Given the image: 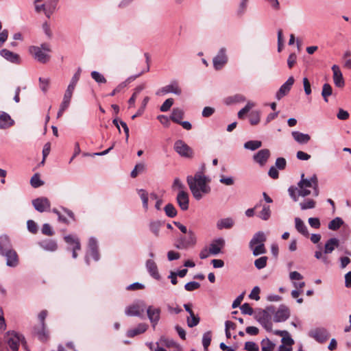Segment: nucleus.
<instances>
[{"label": "nucleus", "mask_w": 351, "mask_h": 351, "mask_svg": "<svg viewBox=\"0 0 351 351\" xmlns=\"http://www.w3.org/2000/svg\"><path fill=\"white\" fill-rule=\"evenodd\" d=\"M34 334L38 337V338L42 341H46L48 337L47 332L45 329V326L40 325L39 328H34Z\"/></svg>", "instance_id": "nucleus-39"}, {"label": "nucleus", "mask_w": 351, "mask_h": 351, "mask_svg": "<svg viewBox=\"0 0 351 351\" xmlns=\"http://www.w3.org/2000/svg\"><path fill=\"white\" fill-rule=\"evenodd\" d=\"M287 165V161L284 158H278L275 162V167L278 169H285Z\"/></svg>", "instance_id": "nucleus-63"}, {"label": "nucleus", "mask_w": 351, "mask_h": 351, "mask_svg": "<svg viewBox=\"0 0 351 351\" xmlns=\"http://www.w3.org/2000/svg\"><path fill=\"white\" fill-rule=\"evenodd\" d=\"M294 78L293 76H291L288 78V80L285 82L279 88L278 91L276 93V97L278 100H280L284 96L288 94L290 91L291 86L294 84Z\"/></svg>", "instance_id": "nucleus-16"}, {"label": "nucleus", "mask_w": 351, "mask_h": 351, "mask_svg": "<svg viewBox=\"0 0 351 351\" xmlns=\"http://www.w3.org/2000/svg\"><path fill=\"white\" fill-rule=\"evenodd\" d=\"M0 54L2 57H3L5 59L10 61V62L15 64H19L20 62L19 56L6 49L1 50Z\"/></svg>", "instance_id": "nucleus-24"}, {"label": "nucleus", "mask_w": 351, "mask_h": 351, "mask_svg": "<svg viewBox=\"0 0 351 351\" xmlns=\"http://www.w3.org/2000/svg\"><path fill=\"white\" fill-rule=\"evenodd\" d=\"M267 257L261 256L254 261V265L258 269H261L267 265Z\"/></svg>", "instance_id": "nucleus-56"}, {"label": "nucleus", "mask_w": 351, "mask_h": 351, "mask_svg": "<svg viewBox=\"0 0 351 351\" xmlns=\"http://www.w3.org/2000/svg\"><path fill=\"white\" fill-rule=\"evenodd\" d=\"M173 104V99L172 98L167 99L161 105L160 110L162 112H167L171 108V107L172 106Z\"/></svg>", "instance_id": "nucleus-58"}, {"label": "nucleus", "mask_w": 351, "mask_h": 351, "mask_svg": "<svg viewBox=\"0 0 351 351\" xmlns=\"http://www.w3.org/2000/svg\"><path fill=\"white\" fill-rule=\"evenodd\" d=\"M34 208L38 212L43 213L50 208V202L46 197L36 198L32 201Z\"/></svg>", "instance_id": "nucleus-18"}, {"label": "nucleus", "mask_w": 351, "mask_h": 351, "mask_svg": "<svg viewBox=\"0 0 351 351\" xmlns=\"http://www.w3.org/2000/svg\"><path fill=\"white\" fill-rule=\"evenodd\" d=\"M147 325L146 324H139L136 328L130 329L127 332V336L128 337H134L138 335L145 332L147 329Z\"/></svg>", "instance_id": "nucleus-30"}, {"label": "nucleus", "mask_w": 351, "mask_h": 351, "mask_svg": "<svg viewBox=\"0 0 351 351\" xmlns=\"http://www.w3.org/2000/svg\"><path fill=\"white\" fill-rule=\"evenodd\" d=\"M275 333L282 337V345L287 347H291V346L294 343L293 339L289 336V332L287 331L278 330Z\"/></svg>", "instance_id": "nucleus-31"}, {"label": "nucleus", "mask_w": 351, "mask_h": 351, "mask_svg": "<svg viewBox=\"0 0 351 351\" xmlns=\"http://www.w3.org/2000/svg\"><path fill=\"white\" fill-rule=\"evenodd\" d=\"M89 256H91L95 261H97L99 259L98 249L88 250V252L86 256V263L87 265H89Z\"/></svg>", "instance_id": "nucleus-53"}, {"label": "nucleus", "mask_w": 351, "mask_h": 351, "mask_svg": "<svg viewBox=\"0 0 351 351\" xmlns=\"http://www.w3.org/2000/svg\"><path fill=\"white\" fill-rule=\"evenodd\" d=\"M29 53L34 58L41 63H46L49 60V56L45 53L40 47L32 46L29 47Z\"/></svg>", "instance_id": "nucleus-12"}, {"label": "nucleus", "mask_w": 351, "mask_h": 351, "mask_svg": "<svg viewBox=\"0 0 351 351\" xmlns=\"http://www.w3.org/2000/svg\"><path fill=\"white\" fill-rule=\"evenodd\" d=\"M241 311L243 314L251 315L253 314V308L248 303H244L241 306Z\"/></svg>", "instance_id": "nucleus-61"}, {"label": "nucleus", "mask_w": 351, "mask_h": 351, "mask_svg": "<svg viewBox=\"0 0 351 351\" xmlns=\"http://www.w3.org/2000/svg\"><path fill=\"white\" fill-rule=\"evenodd\" d=\"M146 268L152 277L156 280L160 279V276L158 271V267L153 260L149 259L146 261Z\"/></svg>", "instance_id": "nucleus-23"}, {"label": "nucleus", "mask_w": 351, "mask_h": 351, "mask_svg": "<svg viewBox=\"0 0 351 351\" xmlns=\"http://www.w3.org/2000/svg\"><path fill=\"white\" fill-rule=\"evenodd\" d=\"M270 156V152L268 149H263L259 150L254 155V160L258 163L261 166H263L267 162Z\"/></svg>", "instance_id": "nucleus-20"}, {"label": "nucleus", "mask_w": 351, "mask_h": 351, "mask_svg": "<svg viewBox=\"0 0 351 351\" xmlns=\"http://www.w3.org/2000/svg\"><path fill=\"white\" fill-rule=\"evenodd\" d=\"M304 177V175L302 174L301 176V180L298 182V186H301L304 188H313L314 190V195L315 197L318 196V180L316 175H313L310 179H306Z\"/></svg>", "instance_id": "nucleus-6"}, {"label": "nucleus", "mask_w": 351, "mask_h": 351, "mask_svg": "<svg viewBox=\"0 0 351 351\" xmlns=\"http://www.w3.org/2000/svg\"><path fill=\"white\" fill-rule=\"evenodd\" d=\"M30 184L32 187L38 188L44 184V182L40 179V176L38 173H35L30 180Z\"/></svg>", "instance_id": "nucleus-50"}, {"label": "nucleus", "mask_w": 351, "mask_h": 351, "mask_svg": "<svg viewBox=\"0 0 351 351\" xmlns=\"http://www.w3.org/2000/svg\"><path fill=\"white\" fill-rule=\"evenodd\" d=\"M64 239L65 242L72 247V257L76 258L77 257V251L81 249L79 239L73 235L65 236Z\"/></svg>", "instance_id": "nucleus-14"}, {"label": "nucleus", "mask_w": 351, "mask_h": 351, "mask_svg": "<svg viewBox=\"0 0 351 351\" xmlns=\"http://www.w3.org/2000/svg\"><path fill=\"white\" fill-rule=\"evenodd\" d=\"M145 304L143 301L133 304L125 308V313L128 316H141L145 308Z\"/></svg>", "instance_id": "nucleus-11"}, {"label": "nucleus", "mask_w": 351, "mask_h": 351, "mask_svg": "<svg viewBox=\"0 0 351 351\" xmlns=\"http://www.w3.org/2000/svg\"><path fill=\"white\" fill-rule=\"evenodd\" d=\"M225 245V240L223 238H218L212 241L209 246V252L210 254L217 255L221 252V249Z\"/></svg>", "instance_id": "nucleus-21"}, {"label": "nucleus", "mask_w": 351, "mask_h": 351, "mask_svg": "<svg viewBox=\"0 0 351 351\" xmlns=\"http://www.w3.org/2000/svg\"><path fill=\"white\" fill-rule=\"evenodd\" d=\"M245 349L247 351H258V346L252 341H247L245 343Z\"/></svg>", "instance_id": "nucleus-64"}, {"label": "nucleus", "mask_w": 351, "mask_h": 351, "mask_svg": "<svg viewBox=\"0 0 351 351\" xmlns=\"http://www.w3.org/2000/svg\"><path fill=\"white\" fill-rule=\"evenodd\" d=\"M6 258V265L10 267H15L19 265V256L14 250L8 249L6 252L1 254Z\"/></svg>", "instance_id": "nucleus-10"}, {"label": "nucleus", "mask_w": 351, "mask_h": 351, "mask_svg": "<svg viewBox=\"0 0 351 351\" xmlns=\"http://www.w3.org/2000/svg\"><path fill=\"white\" fill-rule=\"evenodd\" d=\"M266 241V236L262 231H259L254 234L252 239L250 241L249 246L252 247L253 245L264 243Z\"/></svg>", "instance_id": "nucleus-27"}, {"label": "nucleus", "mask_w": 351, "mask_h": 351, "mask_svg": "<svg viewBox=\"0 0 351 351\" xmlns=\"http://www.w3.org/2000/svg\"><path fill=\"white\" fill-rule=\"evenodd\" d=\"M343 223V221L341 218L336 217L330 221L328 223V228L332 230H337L341 227Z\"/></svg>", "instance_id": "nucleus-47"}, {"label": "nucleus", "mask_w": 351, "mask_h": 351, "mask_svg": "<svg viewBox=\"0 0 351 351\" xmlns=\"http://www.w3.org/2000/svg\"><path fill=\"white\" fill-rule=\"evenodd\" d=\"M4 339L8 351H19L20 345H22L26 351H29L27 347L25 338L21 333L14 330H9L5 334Z\"/></svg>", "instance_id": "nucleus-2"}, {"label": "nucleus", "mask_w": 351, "mask_h": 351, "mask_svg": "<svg viewBox=\"0 0 351 351\" xmlns=\"http://www.w3.org/2000/svg\"><path fill=\"white\" fill-rule=\"evenodd\" d=\"M259 207H262V210L257 213V217L264 221L268 220L270 218L271 213L270 206L261 203V206Z\"/></svg>", "instance_id": "nucleus-33"}, {"label": "nucleus", "mask_w": 351, "mask_h": 351, "mask_svg": "<svg viewBox=\"0 0 351 351\" xmlns=\"http://www.w3.org/2000/svg\"><path fill=\"white\" fill-rule=\"evenodd\" d=\"M184 307L189 314V317H187V325L190 328H193L196 326L199 322V318L198 316L195 315L194 312L193 311L191 307V304H184Z\"/></svg>", "instance_id": "nucleus-17"}, {"label": "nucleus", "mask_w": 351, "mask_h": 351, "mask_svg": "<svg viewBox=\"0 0 351 351\" xmlns=\"http://www.w3.org/2000/svg\"><path fill=\"white\" fill-rule=\"evenodd\" d=\"M211 339H212V334H211L210 331H208L203 335L202 345H203L204 351H208V348L210 344Z\"/></svg>", "instance_id": "nucleus-41"}, {"label": "nucleus", "mask_w": 351, "mask_h": 351, "mask_svg": "<svg viewBox=\"0 0 351 351\" xmlns=\"http://www.w3.org/2000/svg\"><path fill=\"white\" fill-rule=\"evenodd\" d=\"M250 248L252 250V253H253L254 256H258L260 254L266 253V249L265 247L264 243L253 245L252 247H250Z\"/></svg>", "instance_id": "nucleus-45"}, {"label": "nucleus", "mask_w": 351, "mask_h": 351, "mask_svg": "<svg viewBox=\"0 0 351 351\" xmlns=\"http://www.w3.org/2000/svg\"><path fill=\"white\" fill-rule=\"evenodd\" d=\"M295 228L297 230L302 234L303 235L307 237L308 236V232L307 230V228L304 223L300 219V218H295Z\"/></svg>", "instance_id": "nucleus-38"}, {"label": "nucleus", "mask_w": 351, "mask_h": 351, "mask_svg": "<svg viewBox=\"0 0 351 351\" xmlns=\"http://www.w3.org/2000/svg\"><path fill=\"white\" fill-rule=\"evenodd\" d=\"M160 226L161 223L160 221H152L149 223V229L156 237L159 235Z\"/></svg>", "instance_id": "nucleus-57"}, {"label": "nucleus", "mask_w": 351, "mask_h": 351, "mask_svg": "<svg viewBox=\"0 0 351 351\" xmlns=\"http://www.w3.org/2000/svg\"><path fill=\"white\" fill-rule=\"evenodd\" d=\"M177 203L182 210H186L189 208V194L184 190L180 191L176 197Z\"/></svg>", "instance_id": "nucleus-19"}, {"label": "nucleus", "mask_w": 351, "mask_h": 351, "mask_svg": "<svg viewBox=\"0 0 351 351\" xmlns=\"http://www.w3.org/2000/svg\"><path fill=\"white\" fill-rule=\"evenodd\" d=\"M40 245L45 250L53 252L57 250L58 245L56 241L47 239L40 243Z\"/></svg>", "instance_id": "nucleus-35"}, {"label": "nucleus", "mask_w": 351, "mask_h": 351, "mask_svg": "<svg viewBox=\"0 0 351 351\" xmlns=\"http://www.w3.org/2000/svg\"><path fill=\"white\" fill-rule=\"evenodd\" d=\"M11 248V243L9 237L6 235L0 236V254Z\"/></svg>", "instance_id": "nucleus-34"}, {"label": "nucleus", "mask_w": 351, "mask_h": 351, "mask_svg": "<svg viewBox=\"0 0 351 351\" xmlns=\"http://www.w3.org/2000/svg\"><path fill=\"white\" fill-rule=\"evenodd\" d=\"M234 224V220L232 218L228 217L219 220L217 223V227L219 230L230 229Z\"/></svg>", "instance_id": "nucleus-32"}, {"label": "nucleus", "mask_w": 351, "mask_h": 351, "mask_svg": "<svg viewBox=\"0 0 351 351\" xmlns=\"http://www.w3.org/2000/svg\"><path fill=\"white\" fill-rule=\"evenodd\" d=\"M138 193L143 202V208L145 209V210H147L148 208V199H149V195H148V193L146 192V191H145L144 189H139L138 190Z\"/></svg>", "instance_id": "nucleus-46"}, {"label": "nucleus", "mask_w": 351, "mask_h": 351, "mask_svg": "<svg viewBox=\"0 0 351 351\" xmlns=\"http://www.w3.org/2000/svg\"><path fill=\"white\" fill-rule=\"evenodd\" d=\"M289 317V311L285 307L280 308L274 315V320L276 322H282L287 320Z\"/></svg>", "instance_id": "nucleus-25"}, {"label": "nucleus", "mask_w": 351, "mask_h": 351, "mask_svg": "<svg viewBox=\"0 0 351 351\" xmlns=\"http://www.w3.org/2000/svg\"><path fill=\"white\" fill-rule=\"evenodd\" d=\"M309 336L319 343L325 342L329 337L328 331L323 328H317L309 331Z\"/></svg>", "instance_id": "nucleus-9"}, {"label": "nucleus", "mask_w": 351, "mask_h": 351, "mask_svg": "<svg viewBox=\"0 0 351 351\" xmlns=\"http://www.w3.org/2000/svg\"><path fill=\"white\" fill-rule=\"evenodd\" d=\"M339 241L336 238H331L327 241L325 243L324 253V254H330L332 251L339 246Z\"/></svg>", "instance_id": "nucleus-28"}, {"label": "nucleus", "mask_w": 351, "mask_h": 351, "mask_svg": "<svg viewBox=\"0 0 351 351\" xmlns=\"http://www.w3.org/2000/svg\"><path fill=\"white\" fill-rule=\"evenodd\" d=\"M90 75L92 78L99 84H105L107 82L105 77L98 71H92Z\"/></svg>", "instance_id": "nucleus-49"}, {"label": "nucleus", "mask_w": 351, "mask_h": 351, "mask_svg": "<svg viewBox=\"0 0 351 351\" xmlns=\"http://www.w3.org/2000/svg\"><path fill=\"white\" fill-rule=\"evenodd\" d=\"M159 343L167 348L177 347L176 343L173 339L165 337H161L159 340V342L156 343L157 345H158Z\"/></svg>", "instance_id": "nucleus-43"}, {"label": "nucleus", "mask_w": 351, "mask_h": 351, "mask_svg": "<svg viewBox=\"0 0 351 351\" xmlns=\"http://www.w3.org/2000/svg\"><path fill=\"white\" fill-rule=\"evenodd\" d=\"M27 229L28 230L33 233V234H36L38 232V226L37 224L36 223V222L33 220H28L27 221Z\"/></svg>", "instance_id": "nucleus-62"}, {"label": "nucleus", "mask_w": 351, "mask_h": 351, "mask_svg": "<svg viewBox=\"0 0 351 351\" xmlns=\"http://www.w3.org/2000/svg\"><path fill=\"white\" fill-rule=\"evenodd\" d=\"M196 243V237L195 233L189 230L187 237H180L176 243V247L178 249H186L195 245Z\"/></svg>", "instance_id": "nucleus-4"}, {"label": "nucleus", "mask_w": 351, "mask_h": 351, "mask_svg": "<svg viewBox=\"0 0 351 351\" xmlns=\"http://www.w3.org/2000/svg\"><path fill=\"white\" fill-rule=\"evenodd\" d=\"M160 313L161 310L159 307H156L151 305L147 308V315L154 329L159 322L160 319Z\"/></svg>", "instance_id": "nucleus-7"}, {"label": "nucleus", "mask_w": 351, "mask_h": 351, "mask_svg": "<svg viewBox=\"0 0 351 351\" xmlns=\"http://www.w3.org/2000/svg\"><path fill=\"white\" fill-rule=\"evenodd\" d=\"M316 202L312 199H306L300 204L302 210L312 209L315 207Z\"/></svg>", "instance_id": "nucleus-44"}, {"label": "nucleus", "mask_w": 351, "mask_h": 351, "mask_svg": "<svg viewBox=\"0 0 351 351\" xmlns=\"http://www.w3.org/2000/svg\"><path fill=\"white\" fill-rule=\"evenodd\" d=\"M262 351H273L275 344L269 339H263L261 341Z\"/></svg>", "instance_id": "nucleus-48"}, {"label": "nucleus", "mask_w": 351, "mask_h": 351, "mask_svg": "<svg viewBox=\"0 0 351 351\" xmlns=\"http://www.w3.org/2000/svg\"><path fill=\"white\" fill-rule=\"evenodd\" d=\"M174 149L181 156L189 158L193 155L192 149L182 140L175 142Z\"/></svg>", "instance_id": "nucleus-8"}, {"label": "nucleus", "mask_w": 351, "mask_h": 351, "mask_svg": "<svg viewBox=\"0 0 351 351\" xmlns=\"http://www.w3.org/2000/svg\"><path fill=\"white\" fill-rule=\"evenodd\" d=\"M260 112L258 110L252 111L250 114V122L252 125H257L260 121Z\"/></svg>", "instance_id": "nucleus-54"}, {"label": "nucleus", "mask_w": 351, "mask_h": 351, "mask_svg": "<svg viewBox=\"0 0 351 351\" xmlns=\"http://www.w3.org/2000/svg\"><path fill=\"white\" fill-rule=\"evenodd\" d=\"M145 57L146 58V62L147 63V66L145 71H143L139 74L135 75V76H130L125 81L120 83L110 94L109 95L111 97L114 96L116 94L120 93L123 89H124L128 84L132 80H135L136 77L141 75L143 73L147 72L149 70V56L148 53H145Z\"/></svg>", "instance_id": "nucleus-5"}, {"label": "nucleus", "mask_w": 351, "mask_h": 351, "mask_svg": "<svg viewBox=\"0 0 351 351\" xmlns=\"http://www.w3.org/2000/svg\"><path fill=\"white\" fill-rule=\"evenodd\" d=\"M184 117V110L179 108H173L172 110V113L171 115V119L176 123H180L181 120L183 119Z\"/></svg>", "instance_id": "nucleus-37"}, {"label": "nucleus", "mask_w": 351, "mask_h": 351, "mask_svg": "<svg viewBox=\"0 0 351 351\" xmlns=\"http://www.w3.org/2000/svg\"><path fill=\"white\" fill-rule=\"evenodd\" d=\"M57 4L58 0H48V1L45 3V15L47 17L49 18L53 13L56 9Z\"/></svg>", "instance_id": "nucleus-36"}, {"label": "nucleus", "mask_w": 351, "mask_h": 351, "mask_svg": "<svg viewBox=\"0 0 351 351\" xmlns=\"http://www.w3.org/2000/svg\"><path fill=\"white\" fill-rule=\"evenodd\" d=\"M40 88L44 92L46 93L48 90L50 80L49 78H39Z\"/></svg>", "instance_id": "nucleus-60"}, {"label": "nucleus", "mask_w": 351, "mask_h": 351, "mask_svg": "<svg viewBox=\"0 0 351 351\" xmlns=\"http://www.w3.org/2000/svg\"><path fill=\"white\" fill-rule=\"evenodd\" d=\"M145 166L143 163L136 164L131 172V177L136 178L138 173L144 171Z\"/></svg>", "instance_id": "nucleus-55"}, {"label": "nucleus", "mask_w": 351, "mask_h": 351, "mask_svg": "<svg viewBox=\"0 0 351 351\" xmlns=\"http://www.w3.org/2000/svg\"><path fill=\"white\" fill-rule=\"evenodd\" d=\"M165 214L169 217H174L177 215V210L175 206L171 204H168L165 206Z\"/></svg>", "instance_id": "nucleus-52"}, {"label": "nucleus", "mask_w": 351, "mask_h": 351, "mask_svg": "<svg viewBox=\"0 0 351 351\" xmlns=\"http://www.w3.org/2000/svg\"><path fill=\"white\" fill-rule=\"evenodd\" d=\"M291 134L294 140L300 144H306L311 140V136L308 134L294 131L292 132Z\"/></svg>", "instance_id": "nucleus-29"}, {"label": "nucleus", "mask_w": 351, "mask_h": 351, "mask_svg": "<svg viewBox=\"0 0 351 351\" xmlns=\"http://www.w3.org/2000/svg\"><path fill=\"white\" fill-rule=\"evenodd\" d=\"M228 58L226 54V49L221 48L217 55L213 58V66L215 69H221L226 64Z\"/></svg>", "instance_id": "nucleus-15"}, {"label": "nucleus", "mask_w": 351, "mask_h": 351, "mask_svg": "<svg viewBox=\"0 0 351 351\" xmlns=\"http://www.w3.org/2000/svg\"><path fill=\"white\" fill-rule=\"evenodd\" d=\"M331 69L335 85L338 88H343L345 86V80L339 66L337 64H334Z\"/></svg>", "instance_id": "nucleus-13"}, {"label": "nucleus", "mask_w": 351, "mask_h": 351, "mask_svg": "<svg viewBox=\"0 0 351 351\" xmlns=\"http://www.w3.org/2000/svg\"><path fill=\"white\" fill-rule=\"evenodd\" d=\"M262 143L260 141H249L244 144V147L252 151L260 148Z\"/></svg>", "instance_id": "nucleus-40"}, {"label": "nucleus", "mask_w": 351, "mask_h": 351, "mask_svg": "<svg viewBox=\"0 0 351 351\" xmlns=\"http://www.w3.org/2000/svg\"><path fill=\"white\" fill-rule=\"evenodd\" d=\"M160 92L163 94L172 93L178 95H180L182 93L181 89L176 82H173L170 84L162 87Z\"/></svg>", "instance_id": "nucleus-26"}, {"label": "nucleus", "mask_w": 351, "mask_h": 351, "mask_svg": "<svg viewBox=\"0 0 351 351\" xmlns=\"http://www.w3.org/2000/svg\"><path fill=\"white\" fill-rule=\"evenodd\" d=\"M205 165L202 166V171L195 173L194 176H189L186 182L193 197L196 200H200L204 195L210 192V186L208 183L210 179L204 174Z\"/></svg>", "instance_id": "nucleus-1"}, {"label": "nucleus", "mask_w": 351, "mask_h": 351, "mask_svg": "<svg viewBox=\"0 0 351 351\" xmlns=\"http://www.w3.org/2000/svg\"><path fill=\"white\" fill-rule=\"evenodd\" d=\"M274 312V306H268L265 310H262L256 314V319L267 330L271 331L272 329V323L269 313Z\"/></svg>", "instance_id": "nucleus-3"}, {"label": "nucleus", "mask_w": 351, "mask_h": 351, "mask_svg": "<svg viewBox=\"0 0 351 351\" xmlns=\"http://www.w3.org/2000/svg\"><path fill=\"white\" fill-rule=\"evenodd\" d=\"M14 124V121L11 117L3 111H0V129H8Z\"/></svg>", "instance_id": "nucleus-22"}, {"label": "nucleus", "mask_w": 351, "mask_h": 351, "mask_svg": "<svg viewBox=\"0 0 351 351\" xmlns=\"http://www.w3.org/2000/svg\"><path fill=\"white\" fill-rule=\"evenodd\" d=\"M254 106L255 104L254 102L248 101L245 106L239 111L238 117L242 119L244 114L248 112Z\"/></svg>", "instance_id": "nucleus-51"}, {"label": "nucleus", "mask_w": 351, "mask_h": 351, "mask_svg": "<svg viewBox=\"0 0 351 351\" xmlns=\"http://www.w3.org/2000/svg\"><path fill=\"white\" fill-rule=\"evenodd\" d=\"M199 287L200 284L195 281L189 282L184 285V289L187 291H193L199 289Z\"/></svg>", "instance_id": "nucleus-59"}, {"label": "nucleus", "mask_w": 351, "mask_h": 351, "mask_svg": "<svg viewBox=\"0 0 351 351\" xmlns=\"http://www.w3.org/2000/svg\"><path fill=\"white\" fill-rule=\"evenodd\" d=\"M332 93V86L329 84H324L322 87V95L326 102H328V97Z\"/></svg>", "instance_id": "nucleus-42"}]
</instances>
